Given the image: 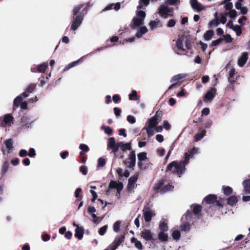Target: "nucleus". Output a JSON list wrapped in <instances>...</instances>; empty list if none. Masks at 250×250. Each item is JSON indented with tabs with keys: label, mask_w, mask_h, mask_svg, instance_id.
Segmentation results:
<instances>
[{
	"label": "nucleus",
	"mask_w": 250,
	"mask_h": 250,
	"mask_svg": "<svg viewBox=\"0 0 250 250\" xmlns=\"http://www.w3.org/2000/svg\"><path fill=\"white\" fill-rule=\"evenodd\" d=\"M83 20V17L81 15H78L76 18H74L73 22L71 28L72 30H76L81 24Z\"/></svg>",
	"instance_id": "10"
},
{
	"label": "nucleus",
	"mask_w": 250,
	"mask_h": 250,
	"mask_svg": "<svg viewBox=\"0 0 250 250\" xmlns=\"http://www.w3.org/2000/svg\"><path fill=\"white\" fill-rule=\"evenodd\" d=\"M118 146L123 151L131 149V143H125L123 142L118 143Z\"/></svg>",
	"instance_id": "20"
},
{
	"label": "nucleus",
	"mask_w": 250,
	"mask_h": 250,
	"mask_svg": "<svg viewBox=\"0 0 250 250\" xmlns=\"http://www.w3.org/2000/svg\"><path fill=\"white\" fill-rule=\"evenodd\" d=\"M139 173H136L133 176H131L129 179L127 185V189L130 191L134 189L136 186V182L138 178Z\"/></svg>",
	"instance_id": "8"
},
{
	"label": "nucleus",
	"mask_w": 250,
	"mask_h": 250,
	"mask_svg": "<svg viewBox=\"0 0 250 250\" xmlns=\"http://www.w3.org/2000/svg\"><path fill=\"white\" fill-rule=\"evenodd\" d=\"M213 35V32L211 30H208V31L205 34H204V38L205 40L206 41H209L211 40V39L212 37V36Z\"/></svg>",
	"instance_id": "45"
},
{
	"label": "nucleus",
	"mask_w": 250,
	"mask_h": 250,
	"mask_svg": "<svg viewBox=\"0 0 250 250\" xmlns=\"http://www.w3.org/2000/svg\"><path fill=\"white\" fill-rule=\"evenodd\" d=\"M192 216V213L191 211L189 210H188L187 213L185 215V217L186 219L188 221H190L191 216Z\"/></svg>",
	"instance_id": "59"
},
{
	"label": "nucleus",
	"mask_w": 250,
	"mask_h": 250,
	"mask_svg": "<svg viewBox=\"0 0 250 250\" xmlns=\"http://www.w3.org/2000/svg\"><path fill=\"white\" fill-rule=\"evenodd\" d=\"M217 197L215 195L210 194L206 196L204 200L208 204H213L216 201Z\"/></svg>",
	"instance_id": "22"
},
{
	"label": "nucleus",
	"mask_w": 250,
	"mask_h": 250,
	"mask_svg": "<svg viewBox=\"0 0 250 250\" xmlns=\"http://www.w3.org/2000/svg\"><path fill=\"white\" fill-rule=\"evenodd\" d=\"M220 23V22H219V19L216 18L213 20L211 21L209 23L208 25L209 27H212L213 26H217Z\"/></svg>",
	"instance_id": "49"
},
{
	"label": "nucleus",
	"mask_w": 250,
	"mask_h": 250,
	"mask_svg": "<svg viewBox=\"0 0 250 250\" xmlns=\"http://www.w3.org/2000/svg\"><path fill=\"white\" fill-rule=\"evenodd\" d=\"M188 76V74L186 73H180L177 75H176L172 77L170 82H173L175 81H179L183 78L187 77Z\"/></svg>",
	"instance_id": "26"
},
{
	"label": "nucleus",
	"mask_w": 250,
	"mask_h": 250,
	"mask_svg": "<svg viewBox=\"0 0 250 250\" xmlns=\"http://www.w3.org/2000/svg\"><path fill=\"white\" fill-rule=\"evenodd\" d=\"M85 56H84L78 60L77 61H76L75 62H73L70 63H69L68 65H67L64 69V71H66L68 70L69 69L75 66L76 64H77L79 62H82L83 59V58H84Z\"/></svg>",
	"instance_id": "28"
},
{
	"label": "nucleus",
	"mask_w": 250,
	"mask_h": 250,
	"mask_svg": "<svg viewBox=\"0 0 250 250\" xmlns=\"http://www.w3.org/2000/svg\"><path fill=\"white\" fill-rule=\"evenodd\" d=\"M226 13V15H229V17L231 19L234 20L237 17V12L236 11L232 9L229 12H225Z\"/></svg>",
	"instance_id": "42"
},
{
	"label": "nucleus",
	"mask_w": 250,
	"mask_h": 250,
	"mask_svg": "<svg viewBox=\"0 0 250 250\" xmlns=\"http://www.w3.org/2000/svg\"><path fill=\"white\" fill-rule=\"evenodd\" d=\"M105 165V160L103 157L99 158L98 160L97 167H103Z\"/></svg>",
	"instance_id": "47"
},
{
	"label": "nucleus",
	"mask_w": 250,
	"mask_h": 250,
	"mask_svg": "<svg viewBox=\"0 0 250 250\" xmlns=\"http://www.w3.org/2000/svg\"><path fill=\"white\" fill-rule=\"evenodd\" d=\"M233 31L236 32L237 36H239L242 34V30L240 26L238 25H235L233 27Z\"/></svg>",
	"instance_id": "48"
},
{
	"label": "nucleus",
	"mask_w": 250,
	"mask_h": 250,
	"mask_svg": "<svg viewBox=\"0 0 250 250\" xmlns=\"http://www.w3.org/2000/svg\"><path fill=\"white\" fill-rule=\"evenodd\" d=\"M124 163L128 168L134 169L136 165V154L134 150L130 151L128 158L124 161Z\"/></svg>",
	"instance_id": "5"
},
{
	"label": "nucleus",
	"mask_w": 250,
	"mask_h": 250,
	"mask_svg": "<svg viewBox=\"0 0 250 250\" xmlns=\"http://www.w3.org/2000/svg\"><path fill=\"white\" fill-rule=\"evenodd\" d=\"M198 148L193 147L190 151V154L188 152L185 153V160L181 161L179 162L176 161H173L168 165L167 167V170L172 171L176 173L179 177L185 172L186 168L185 167L189 163V161L191 156L193 154L196 153L198 152Z\"/></svg>",
	"instance_id": "1"
},
{
	"label": "nucleus",
	"mask_w": 250,
	"mask_h": 250,
	"mask_svg": "<svg viewBox=\"0 0 250 250\" xmlns=\"http://www.w3.org/2000/svg\"><path fill=\"white\" fill-rule=\"evenodd\" d=\"M120 3L119 2H117L116 4H111L106 6L103 10L106 11L111 9H114L116 10H118L120 8Z\"/></svg>",
	"instance_id": "27"
},
{
	"label": "nucleus",
	"mask_w": 250,
	"mask_h": 250,
	"mask_svg": "<svg viewBox=\"0 0 250 250\" xmlns=\"http://www.w3.org/2000/svg\"><path fill=\"white\" fill-rule=\"evenodd\" d=\"M146 14L145 11L141 10H137L136 12V16L132 20L130 24L131 28L133 29H136L139 26L144 24V20Z\"/></svg>",
	"instance_id": "2"
},
{
	"label": "nucleus",
	"mask_w": 250,
	"mask_h": 250,
	"mask_svg": "<svg viewBox=\"0 0 250 250\" xmlns=\"http://www.w3.org/2000/svg\"><path fill=\"white\" fill-rule=\"evenodd\" d=\"M127 120L128 122L130 123L131 124H134L136 122L134 117L131 115H128L127 117Z\"/></svg>",
	"instance_id": "64"
},
{
	"label": "nucleus",
	"mask_w": 250,
	"mask_h": 250,
	"mask_svg": "<svg viewBox=\"0 0 250 250\" xmlns=\"http://www.w3.org/2000/svg\"><path fill=\"white\" fill-rule=\"evenodd\" d=\"M206 131L205 130H203L201 132L197 133L195 136V138L197 141L202 139L204 136L206 135Z\"/></svg>",
	"instance_id": "38"
},
{
	"label": "nucleus",
	"mask_w": 250,
	"mask_h": 250,
	"mask_svg": "<svg viewBox=\"0 0 250 250\" xmlns=\"http://www.w3.org/2000/svg\"><path fill=\"white\" fill-rule=\"evenodd\" d=\"M149 25L151 30H153L157 27H161L162 26V24L160 20L151 21L149 23Z\"/></svg>",
	"instance_id": "21"
},
{
	"label": "nucleus",
	"mask_w": 250,
	"mask_h": 250,
	"mask_svg": "<svg viewBox=\"0 0 250 250\" xmlns=\"http://www.w3.org/2000/svg\"><path fill=\"white\" fill-rule=\"evenodd\" d=\"M159 229L160 231H167L168 230V228L166 220H163L160 222Z\"/></svg>",
	"instance_id": "23"
},
{
	"label": "nucleus",
	"mask_w": 250,
	"mask_h": 250,
	"mask_svg": "<svg viewBox=\"0 0 250 250\" xmlns=\"http://www.w3.org/2000/svg\"><path fill=\"white\" fill-rule=\"evenodd\" d=\"M190 3L193 9L197 12L203 10L205 8L204 6L199 3L197 0H190Z\"/></svg>",
	"instance_id": "11"
},
{
	"label": "nucleus",
	"mask_w": 250,
	"mask_h": 250,
	"mask_svg": "<svg viewBox=\"0 0 250 250\" xmlns=\"http://www.w3.org/2000/svg\"><path fill=\"white\" fill-rule=\"evenodd\" d=\"M150 0H139V5L137 6V10L145 9L148 5Z\"/></svg>",
	"instance_id": "25"
},
{
	"label": "nucleus",
	"mask_w": 250,
	"mask_h": 250,
	"mask_svg": "<svg viewBox=\"0 0 250 250\" xmlns=\"http://www.w3.org/2000/svg\"><path fill=\"white\" fill-rule=\"evenodd\" d=\"M148 32V29L146 26H141L135 34L137 38H141L143 35Z\"/></svg>",
	"instance_id": "19"
},
{
	"label": "nucleus",
	"mask_w": 250,
	"mask_h": 250,
	"mask_svg": "<svg viewBox=\"0 0 250 250\" xmlns=\"http://www.w3.org/2000/svg\"><path fill=\"white\" fill-rule=\"evenodd\" d=\"M107 228V225H104V226L101 227L98 231L99 234L101 236H103L104 235L106 231Z\"/></svg>",
	"instance_id": "54"
},
{
	"label": "nucleus",
	"mask_w": 250,
	"mask_h": 250,
	"mask_svg": "<svg viewBox=\"0 0 250 250\" xmlns=\"http://www.w3.org/2000/svg\"><path fill=\"white\" fill-rule=\"evenodd\" d=\"M193 207V211L194 215H198L201 211L202 207L200 205H192Z\"/></svg>",
	"instance_id": "44"
},
{
	"label": "nucleus",
	"mask_w": 250,
	"mask_h": 250,
	"mask_svg": "<svg viewBox=\"0 0 250 250\" xmlns=\"http://www.w3.org/2000/svg\"><path fill=\"white\" fill-rule=\"evenodd\" d=\"M237 202V199L235 196H231L228 199V204L230 206L235 205Z\"/></svg>",
	"instance_id": "37"
},
{
	"label": "nucleus",
	"mask_w": 250,
	"mask_h": 250,
	"mask_svg": "<svg viewBox=\"0 0 250 250\" xmlns=\"http://www.w3.org/2000/svg\"><path fill=\"white\" fill-rule=\"evenodd\" d=\"M190 225L188 222H186L181 225V228L182 231H187L189 229Z\"/></svg>",
	"instance_id": "55"
},
{
	"label": "nucleus",
	"mask_w": 250,
	"mask_h": 250,
	"mask_svg": "<svg viewBox=\"0 0 250 250\" xmlns=\"http://www.w3.org/2000/svg\"><path fill=\"white\" fill-rule=\"evenodd\" d=\"M227 16L226 12H225L224 14H222L220 19H219V22L225 24L227 21Z\"/></svg>",
	"instance_id": "58"
},
{
	"label": "nucleus",
	"mask_w": 250,
	"mask_h": 250,
	"mask_svg": "<svg viewBox=\"0 0 250 250\" xmlns=\"http://www.w3.org/2000/svg\"><path fill=\"white\" fill-rule=\"evenodd\" d=\"M47 66V63L44 62L42 64H40V65L32 67L31 68V70L32 72L34 73H36L37 72L42 73L45 72Z\"/></svg>",
	"instance_id": "14"
},
{
	"label": "nucleus",
	"mask_w": 250,
	"mask_h": 250,
	"mask_svg": "<svg viewBox=\"0 0 250 250\" xmlns=\"http://www.w3.org/2000/svg\"><path fill=\"white\" fill-rule=\"evenodd\" d=\"M36 86V85L35 83L30 84L27 87L25 91L23 92V93H22L23 96L25 98L29 96V94L30 93H32L34 90Z\"/></svg>",
	"instance_id": "18"
},
{
	"label": "nucleus",
	"mask_w": 250,
	"mask_h": 250,
	"mask_svg": "<svg viewBox=\"0 0 250 250\" xmlns=\"http://www.w3.org/2000/svg\"><path fill=\"white\" fill-rule=\"evenodd\" d=\"M84 234V229L83 227L77 226L75 229V236L81 240L83 237Z\"/></svg>",
	"instance_id": "17"
},
{
	"label": "nucleus",
	"mask_w": 250,
	"mask_h": 250,
	"mask_svg": "<svg viewBox=\"0 0 250 250\" xmlns=\"http://www.w3.org/2000/svg\"><path fill=\"white\" fill-rule=\"evenodd\" d=\"M140 97L138 96L137 92L135 90H133L131 93L129 94V100L137 101L139 99Z\"/></svg>",
	"instance_id": "34"
},
{
	"label": "nucleus",
	"mask_w": 250,
	"mask_h": 250,
	"mask_svg": "<svg viewBox=\"0 0 250 250\" xmlns=\"http://www.w3.org/2000/svg\"><path fill=\"white\" fill-rule=\"evenodd\" d=\"M22 101V97L21 96H18L14 100V106L16 107L19 106L21 104Z\"/></svg>",
	"instance_id": "39"
},
{
	"label": "nucleus",
	"mask_w": 250,
	"mask_h": 250,
	"mask_svg": "<svg viewBox=\"0 0 250 250\" xmlns=\"http://www.w3.org/2000/svg\"><path fill=\"white\" fill-rule=\"evenodd\" d=\"M155 127L148 125L146 128L147 134L149 137L152 136L154 133Z\"/></svg>",
	"instance_id": "40"
},
{
	"label": "nucleus",
	"mask_w": 250,
	"mask_h": 250,
	"mask_svg": "<svg viewBox=\"0 0 250 250\" xmlns=\"http://www.w3.org/2000/svg\"><path fill=\"white\" fill-rule=\"evenodd\" d=\"M159 120L156 119V117H152L148 121V125L156 127L159 123Z\"/></svg>",
	"instance_id": "36"
},
{
	"label": "nucleus",
	"mask_w": 250,
	"mask_h": 250,
	"mask_svg": "<svg viewBox=\"0 0 250 250\" xmlns=\"http://www.w3.org/2000/svg\"><path fill=\"white\" fill-rule=\"evenodd\" d=\"M117 144L115 143V140L114 138L111 137L108 139L107 148L109 149L112 146H116Z\"/></svg>",
	"instance_id": "46"
},
{
	"label": "nucleus",
	"mask_w": 250,
	"mask_h": 250,
	"mask_svg": "<svg viewBox=\"0 0 250 250\" xmlns=\"http://www.w3.org/2000/svg\"><path fill=\"white\" fill-rule=\"evenodd\" d=\"M13 123V117L10 114H6L0 118V126L7 127Z\"/></svg>",
	"instance_id": "6"
},
{
	"label": "nucleus",
	"mask_w": 250,
	"mask_h": 250,
	"mask_svg": "<svg viewBox=\"0 0 250 250\" xmlns=\"http://www.w3.org/2000/svg\"><path fill=\"white\" fill-rule=\"evenodd\" d=\"M88 212L92 215V214H95L96 210V208L92 206H89L87 208Z\"/></svg>",
	"instance_id": "61"
},
{
	"label": "nucleus",
	"mask_w": 250,
	"mask_h": 250,
	"mask_svg": "<svg viewBox=\"0 0 250 250\" xmlns=\"http://www.w3.org/2000/svg\"><path fill=\"white\" fill-rule=\"evenodd\" d=\"M164 182L163 180L159 181L158 183L155 184V185L153 187V188L154 189V190H157L161 188Z\"/></svg>",
	"instance_id": "57"
},
{
	"label": "nucleus",
	"mask_w": 250,
	"mask_h": 250,
	"mask_svg": "<svg viewBox=\"0 0 250 250\" xmlns=\"http://www.w3.org/2000/svg\"><path fill=\"white\" fill-rule=\"evenodd\" d=\"M180 232L178 230H175L172 233V236L174 239L178 240L180 237Z\"/></svg>",
	"instance_id": "53"
},
{
	"label": "nucleus",
	"mask_w": 250,
	"mask_h": 250,
	"mask_svg": "<svg viewBox=\"0 0 250 250\" xmlns=\"http://www.w3.org/2000/svg\"><path fill=\"white\" fill-rule=\"evenodd\" d=\"M180 2L179 0H165V3L167 5H176Z\"/></svg>",
	"instance_id": "56"
},
{
	"label": "nucleus",
	"mask_w": 250,
	"mask_h": 250,
	"mask_svg": "<svg viewBox=\"0 0 250 250\" xmlns=\"http://www.w3.org/2000/svg\"><path fill=\"white\" fill-rule=\"evenodd\" d=\"M9 166V164L8 163V162H5L3 164L2 168H1V172H2V175H4V174L6 173V172H7V171L8 169Z\"/></svg>",
	"instance_id": "51"
},
{
	"label": "nucleus",
	"mask_w": 250,
	"mask_h": 250,
	"mask_svg": "<svg viewBox=\"0 0 250 250\" xmlns=\"http://www.w3.org/2000/svg\"><path fill=\"white\" fill-rule=\"evenodd\" d=\"M130 241H131V242L132 243H134V244L135 247L138 250H143V245H142V243L140 241L138 240L137 239H136L134 237H132Z\"/></svg>",
	"instance_id": "24"
},
{
	"label": "nucleus",
	"mask_w": 250,
	"mask_h": 250,
	"mask_svg": "<svg viewBox=\"0 0 250 250\" xmlns=\"http://www.w3.org/2000/svg\"><path fill=\"white\" fill-rule=\"evenodd\" d=\"M141 236L146 241H153V234L150 229H145L141 232Z\"/></svg>",
	"instance_id": "12"
},
{
	"label": "nucleus",
	"mask_w": 250,
	"mask_h": 250,
	"mask_svg": "<svg viewBox=\"0 0 250 250\" xmlns=\"http://www.w3.org/2000/svg\"><path fill=\"white\" fill-rule=\"evenodd\" d=\"M36 155L35 150L33 148H30L28 156L30 157H34Z\"/></svg>",
	"instance_id": "62"
},
{
	"label": "nucleus",
	"mask_w": 250,
	"mask_h": 250,
	"mask_svg": "<svg viewBox=\"0 0 250 250\" xmlns=\"http://www.w3.org/2000/svg\"><path fill=\"white\" fill-rule=\"evenodd\" d=\"M159 15L162 18H167L172 15V8L169 7L166 3L161 5L158 8Z\"/></svg>",
	"instance_id": "4"
},
{
	"label": "nucleus",
	"mask_w": 250,
	"mask_h": 250,
	"mask_svg": "<svg viewBox=\"0 0 250 250\" xmlns=\"http://www.w3.org/2000/svg\"><path fill=\"white\" fill-rule=\"evenodd\" d=\"M230 0H226L223 2V3L225 4V7L226 10V12H229L232 10L233 4L230 1Z\"/></svg>",
	"instance_id": "32"
},
{
	"label": "nucleus",
	"mask_w": 250,
	"mask_h": 250,
	"mask_svg": "<svg viewBox=\"0 0 250 250\" xmlns=\"http://www.w3.org/2000/svg\"><path fill=\"white\" fill-rule=\"evenodd\" d=\"M138 161H144L147 159L146 153L145 152H141L138 154Z\"/></svg>",
	"instance_id": "41"
},
{
	"label": "nucleus",
	"mask_w": 250,
	"mask_h": 250,
	"mask_svg": "<svg viewBox=\"0 0 250 250\" xmlns=\"http://www.w3.org/2000/svg\"><path fill=\"white\" fill-rule=\"evenodd\" d=\"M80 170L84 175H85L87 174V169L85 166H81L80 168Z\"/></svg>",
	"instance_id": "63"
},
{
	"label": "nucleus",
	"mask_w": 250,
	"mask_h": 250,
	"mask_svg": "<svg viewBox=\"0 0 250 250\" xmlns=\"http://www.w3.org/2000/svg\"><path fill=\"white\" fill-rule=\"evenodd\" d=\"M186 41V37L182 36L179 37L176 40L175 52L179 55H184L186 54L185 50L184 48V43Z\"/></svg>",
	"instance_id": "3"
},
{
	"label": "nucleus",
	"mask_w": 250,
	"mask_h": 250,
	"mask_svg": "<svg viewBox=\"0 0 250 250\" xmlns=\"http://www.w3.org/2000/svg\"><path fill=\"white\" fill-rule=\"evenodd\" d=\"M101 128L102 129H104V132L106 134H108V135H110L112 133V129L109 127V126H105L104 125H103L101 127Z\"/></svg>",
	"instance_id": "52"
},
{
	"label": "nucleus",
	"mask_w": 250,
	"mask_h": 250,
	"mask_svg": "<svg viewBox=\"0 0 250 250\" xmlns=\"http://www.w3.org/2000/svg\"><path fill=\"white\" fill-rule=\"evenodd\" d=\"M222 190L223 191L224 194L227 196L230 195L233 191L232 188L229 186H223Z\"/></svg>",
	"instance_id": "31"
},
{
	"label": "nucleus",
	"mask_w": 250,
	"mask_h": 250,
	"mask_svg": "<svg viewBox=\"0 0 250 250\" xmlns=\"http://www.w3.org/2000/svg\"><path fill=\"white\" fill-rule=\"evenodd\" d=\"M248 54L247 52L242 53L241 56L238 60V65L240 67H243L246 63L248 59Z\"/></svg>",
	"instance_id": "15"
},
{
	"label": "nucleus",
	"mask_w": 250,
	"mask_h": 250,
	"mask_svg": "<svg viewBox=\"0 0 250 250\" xmlns=\"http://www.w3.org/2000/svg\"><path fill=\"white\" fill-rule=\"evenodd\" d=\"M109 188L116 189L118 193L120 194L123 188V185L121 183H118L116 181H111L109 184Z\"/></svg>",
	"instance_id": "13"
},
{
	"label": "nucleus",
	"mask_w": 250,
	"mask_h": 250,
	"mask_svg": "<svg viewBox=\"0 0 250 250\" xmlns=\"http://www.w3.org/2000/svg\"><path fill=\"white\" fill-rule=\"evenodd\" d=\"M244 191L246 193H250V180H245L243 182Z\"/></svg>",
	"instance_id": "30"
},
{
	"label": "nucleus",
	"mask_w": 250,
	"mask_h": 250,
	"mask_svg": "<svg viewBox=\"0 0 250 250\" xmlns=\"http://www.w3.org/2000/svg\"><path fill=\"white\" fill-rule=\"evenodd\" d=\"M4 144L5 145L6 148L9 150L8 152L10 153V151L13 148V142L12 139H9L6 140L4 142Z\"/></svg>",
	"instance_id": "33"
},
{
	"label": "nucleus",
	"mask_w": 250,
	"mask_h": 250,
	"mask_svg": "<svg viewBox=\"0 0 250 250\" xmlns=\"http://www.w3.org/2000/svg\"><path fill=\"white\" fill-rule=\"evenodd\" d=\"M79 148L81 150H82V151L80 152V154L81 155H84L85 152H87L89 151V147L88 146L85 144H81L79 146Z\"/></svg>",
	"instance_id": "35"
},
{
	"label": "nucleus",
	"mask_w": 250,
	"mask_h": 250,
	"mask_svg": "<svg viewBox=\"0 0 250 250\" xmlns=\"http://www.w3.org/2000/svg\"><path fill=\"white\" fill-rule=\"evenodd\" d=\"M166 231H160L158 235L159 240L162 242H166L168 240V235L165 233Z\"/></svg>",
	"instance_id": "29"
},
{
	"label": "nucleus",
	"mask_w": 250,
	"mask_h": 250,
	"mask_svg": "<svg viewBox=\"0 0 250 250\" xmlns=\"http://www.w3.org/2000/svg\"><path fill=\"white\" fill-rule=\"evenodd\" d=\"M222 41L223 39L222 38H219L216 40L213 41L212 42L211 46H216L218 44H220Z\"/></svg>",
	"instance_id": "60"
},
{
	"label": "nucleus",
	"mask_w": 250,
	"mask_h": 250,
	"mask_svg": "<svg viewBox=\"0 0 250 250\" xmlns=\"http://www.w3.org/2000/svg\"><path fill=\"white\" fill-rule=\"evenodd\" d=\"M174 188V187L170 185H167L165 186H164L161 189V193H165L167 191H169L170 190H172Z\"/></svg>",
	"instance_id": "43"
},
{
	"label": "nucleus",
	"mask_w": 250,
	"mask_h": 250,
	"mask_svg": "<svg viewBox=\"0 0 250 250\" xmlns=\"http://www.w3.org/2000/svg\"><path fill=\"white\" fill-rule=\"evenodd\" d=\"M216 89L215 88H211L210 90L208 91L204 97V101L207 102L211 100L215 97Z\"/></svg>",
	"instance_id": "16"
},
{
	"label": "nucleus",
	"mask_w": 250,
	"mask_h": 250,
	"mask_svg": "<svg viewBox=\"0 0 250 250\" xmlns=\"http://www.w3.org/2000/svg\"><path fill=\"white\" fill-rule=\"evenodd\" d=\"M143 215L145 220L148 222L151 221L152 217L155 215L154 212L149 208H145L143 210Z\"/></svg>",
	"instance_id": "9"
},
{
	"label": "nucleus",
	"mask_w": 250,
	"mask_h": 250,
	"mask_svg": "<svg viewBox=\"0 0 250 250\" xmlns=\"http://www.w3.org/2000/svg\"><path fill=\"white\" fill-rule=\"evenodd\" d=\"M125 237L124 235L117 236L112 244L104 250H115L124 241Z\"/></svg>",
	"instance_id": "7"
},
{
	"label": "nucleus",
	"mask_w": 250,
	"mask_h": 250,
	"mask_svg": "<svg viewBox=\"0 0 250 250\" xmlns=\"http://www.w3.org/2000/svg\"><path fill=\"white\" fill-rule=\"evenodd\" d=\"M121 222L120 221H116L113 225V230L117 232L119 231Z\"/></svg>",
	"instance_id": "50"
}]
</instances>
